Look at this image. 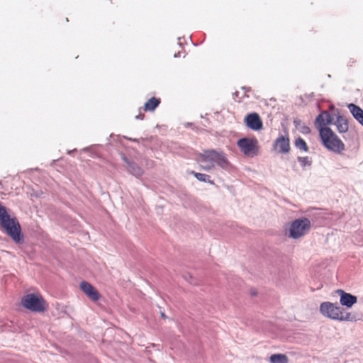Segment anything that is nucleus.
<instances>
[{
    "instance_id": "nucleus-18",
    "label": "nucleus",
    "mask_w": 363,
    "mask_h": 363,
    "mask_svg": "<svg viewBox=\"0 0 363 363\" xmlns=\"http://www.w3.org/2000/svg\"><path fill=\"white\" fill-rule=\"evenodd\" d=\"M271 363H289V359L286 354H274L269 357Z\"/></svg>"
},
{
    "instance_id": "nucleus-24",
    "label": "nucleus",
    "mask_w": 363,
    "mask_h": 363,
    "mask_svg": "<svg viewBox=\"0 0 363 363\" xmlns=\"http://www.w3.org/2000/svg\"><path fill=\"white\" fill-rule=\"evenodd\" d=\"M161 316H162V318H166V315H165L163 313H161Z\"/></svg>"
},
{
    "instance_id": "nucleus-5",
    "label": "nucleus",
    "mask_w": 363,
    "mask_h": 363,
    "mask_svg": "<svg viewBox=\"0 0 363 363\" xmlns=\"http://www.w3.org/2000/svg\"><path fill=\"white\" fill-rule=\"evenodd\" d=\"M21 303L25 308L35 313H43L48 308L46 301L38 293L28 294L23 296Z\"/></svg>"
},
{
    "instance_id": "nucleus-12",
    "label": "nucleus",
    "mask_w": 363,
    "mask_h": 363,
    "mask_svg": "<svg viewBox=\"0 0 363 363\" xmlns=\"http://www.w3.org/2000/svg\"><path fill=\"white\" fill-rule=\"evenodd\" d=\"M347 108L353 117L363 126V109L354 104H348Z\"/></svg>"
},
{
    "instance_id": "nucleus-22",
    "label": "nucleus",
    "mask_w": 363,
    "mask_h": 363,
    "mask_svg": "<svg viewBox=\"0 0 363 363\" xmlns=\"http://www.w3.org/2000/svg\"><path fill=\"white\" fill-rule=\"evenodd\" d=\"M143 118H144V115H139V116H136V118H139V119H143Z\"/></svg>"
},
{
    "instance_id": "nucleus-9",
    "label": "nucleus",
    "mask_w": 363,
    "mask_h": 363,
    "mask_svg": "<svg viewBox=\"0 0 363 363\" xmlns=\"http://www.w3.org/2000/svg\"><path fill=\"white\" fill-rule=\"evenodd\" d=\"M245 123L247 127L254 130H259L262 128V122L259 116L256 113L248 114L245 118Z\"/></svg>"
},
{
    "instance_id": "nucleus-4",
    "label": "nucleus",
    "mask_w": 363,
    "mask_h": 363,
    "mask_svg": "<svg viewBox=\"0 0 363 363\" xmlns=\"http://www.w3.org/2000/svg\"><path fill=\"white\" fill-rule=\"evenodd\" d=\"M319 135L328 150L335 153H341L345 150V144L330 128H320Z\"/></svg>"
},
{
    "instance_id": "nucleus-14",
    "label": "nucleus",
    "mask_w": 363,
    "mask_h": 363,
    "mask_svg": "<svg viewBox=\"0 0 363 363\" xmlns=\"http://www.w3.org/2000/svg\"><path fill=\"white\" fill-rule=\"evenodd\" d=\"M333 121V116L326 111H321L319 113V125H328Z\"/></svg>"
},
{
    "instance_id": "nucleus-3",
    "label": "nucleus",
    "mask_w": 363,
    "mask_h": 363,
    "mask_svg": "<svg viewBox=\"0 0 363 363\" xmlns=\"http://www.w3.org/2000/svg\"><path fill=\"white\" fill-rule=\"evenodd\" d=\"M320 311L325 317L339 321H352L354 320L351 313L345 311L337 303L323 302Z\"/></svg>"
},
{
    "instance_id": "nucleus-10",
    "label": "nucleus",
    "mask_w": 363,
    "mask_h": 363,
    "mask_svg": "<svg viewBox=\"0 0 363 363\" xmlns=\"http://www.w3.org/2000/svg\"><path fill=\"white\" fill-rule=\"evenodd\" d=\"M336 293L340 295V303L343 306L351 308L357 301V298L355 296L347 293L342 289L337 290Z\"/></svg>"
},
{
    "instance_id": "nucleus-20",
    "label": "nucleus",
    "mask_w": 363,
    "mask_h": 363,
    "mask_svg": "<svg viewBox=\"0 0 363 363\" xmlns=\"http://www.w3.org/2000/svg\"><path fill=\"white\" fill-rule=\"evenodd\" d=\"M295 146L301 150L305 152L308 150L306 143L301 138H298L295 140Z\"/></svg>"
},
{
    "instance_id": "nucleus-23",
    "label": "nucleus",
    "mask_w": 363,
    "mask_h": 363,
    "mask_svg": "<svg viewBox=\"0 0 363 363\" xmlns=\"http://www.w3.org/2000/svg\"><path fill=\"white\" fill-rule=\"evenodd\" d=\"M314 123H315V125H316L318 123V116L315 117V118L314 120Z\"/></svg>"
},
{
    "instance_id": "nucleus-19",
    "label": "nucleus",
    "mask_w": 363,
    "mask_h": 363,
    "mask_svg": "<svg viewBox=\"0 0 363 363\" xmlns=\"http://www.w3.org/2000/svg\"><path fill=\"white\" fill-rule=\"evenodd\" d=\"M190 173L193 174L199 181L213 184V182L209 179L210 177L207 174L195 172L194 171H191Z\"/></svg>"
},
{
    "instance_id": "nucleus-8",
    "label": "nucleus",
    "mask_w": 363,
    "mask_h": 363,
    "mask_svg": "<svg viewBox=\"0 0 363 363\" xmlns=\"http://www.w3.org/2000/svg\"><path fill=\"white\" fill-rule=\"evenodd\" d=\"M80 289L86 296L93 301H97L100 299L101 295L97 289L87 281H83L79 284Z\"/></svg>"
},
{
    "instance_id": "nucleus-2",
    "label": "nucleus",
    "mask_w": 363,
    "mask_h": 363,
    "mask_svg": "<svg viewBox=\"0 0 363 363\" xmlns=\"http://www.w3.org/2000/svg\"><path fill=\"white\" fill-rule=\"evenodd\" d=\"M0 223L6 233L16 242L22 239L21 226L16 218H10L6 208L0 203Z\"/></svg>"
},
{
    "instance_id": "nucleus-17",
    "label": "nucleus",
    "mask_w": 363,
    "mask_h": 363,
    "mask_svg": "<svg viewBox=\"0 0 363 363\" xmlns=\"http://www.w3.org/2000/svg\"><path fill=\"white\" fill-rule=\"evenodd\" d=\"M295 128L297 131L303 134H308L311 131L310 128L305 125L302 121L298 118H295L294 121Z\"/></svg>"
},
{
    "instance_id": "nucleus-13",
    "label": "nucleus",
    "mask_w": 363,
    "mask_h": 363,
    "mask_svg": "<svg viewBox=\"0 0 363 363\" xmlns=\"http://www.w3.org/2000/svg\"><path fill=\"white\" fill-rule=\"evenodd\" d=\"M160 104V99L156 97H152L144 104V111H154Z\"/></svg>"
},
{
    "instance_id": "nucleus-7",
    "label": "nucleus",
    "mask_w": 363,
    "mask_h": 363,
    "mask_svg": "<svg viewBox=\"0 0 363 363\" xmlns=\"http://www.w3.org/2000/svg\"><path fill=\"white\" fill-rule=\"evenodd\" d=\"M240 151L248 157H254L258 152V141L256 138H242L238 141Z\"/></svg>"
},
{
    "instance_id": "nucleus-6",
    "label": "nucleus",
    "mask_w": 363,
    "mask_h": 363,
    "mask_svg": "<svg viewBox=\"0 0 363 363\" xmlns=\"http://www.w3.org/2000/svg\"><path fill=\"white\" fill-rule=\"evenodd\" d=\"M311 228V221L308 218H301L294 220L289 228V236L297 239L304 235Z\"/></svg>"
},
{
    "instance_id": "nucleus-11",
    "label": "nucleus",
    "mask_w": 363,
    "mask_h": 363,
    "mask_svg": "<svg viewBox=\"0 0 363 363\" xmlns=\"http://www.w3.org/2000/svg\"><path fill=\"white\" fill-rule=\"evenodd\" d=\"M274 149L280 153H288L290 150V144L289 138L280 136L274 142Z\"/></svg>"
},
{
    "instance_id": "nucleus-1",
    "label": "nucleus",
    "mask_w": 363,
    "mask_h": 363,
    "mask_svg": "<svg viewBox=\"0 0 363 363\" xmlns=\"http://www.w3.org/2000/svg\"><path fill=\"white\" fill-rule=\"evenodd\" d=\"M196 160L201 169L205 171L212 169L215 164L222 168H225L228 165V161L225 154L214 150H203V152L197 155Z\"/></svg>"
},
{
    "instance_id": "nucleus-15",
    "label": "nucleus",
    "mask_w": 363,
    "mask_h": 363,
    "mask_svg": "<svg viewBox=\"0 0 363 363\" xmlns=\"http://www.w3.org/2000/svg\"><path fill=\"white\" fill-rule=\"evenodd\" d=\"M128 171L133 175L138 177L143 174L142 168L134 162H128Z\"/></svg>"
},
{
    "instance_id": "nucleus-16",
    "label": "nucleus",
    "mask_w": 363,
    "mask_h": 363,
    "mask_svg": "<svg viewBox=\"0 0 363 363\" xmlns=\"http://www.w3.org/2000/svg\"><path fill=\"white\" fill-rule=\"evenodd\" d=\"M337 128L340 133H346L348 130V123L346 119L338 116L335 122Z\"/></svg>"
},
{
    "instance_id": "nucleus-21",
    "label": "nucleus",
    "mask_w": 363,
    "mask_h": 363,
    "mask_svg": "<svg viewBox=\"0 0 363 363\" xmlns=\"http://www.w3.org/2000/svg\"><path fill=\"white\" fill-rule=\"evenodd\" d=\"M298 161L303 167H306V165L310 166L311 164V161L308 157H298Z\"/></svg>"
}]
</instances>
